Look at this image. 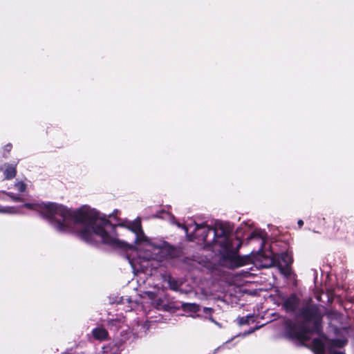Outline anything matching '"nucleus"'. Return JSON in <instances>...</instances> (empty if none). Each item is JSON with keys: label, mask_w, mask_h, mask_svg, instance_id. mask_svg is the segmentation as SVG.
<instances>
[{"label": "nucleus", "mask_w": 354, "mask_h": 354, "mask_svg": "<svg viewBox=\"0 0 354 354\" xmlns=\"http://www.w3.org/2000/svg\"><path fill=\"white\" fill-rule=\"evenodd\" d=\"M25 206L49 218L57 230L77 232L86 241L102 242L126 250L133 249L127 243L129 240L136 243L147 241L139 219L124 221L114 227L105 216L86 207L72 210L55 203H27Z\"/></svg>", "instance_id": "1"}, {"label": "nucleus", "mask_w": 354, "mask_h": 354, "mask_svg": "<svg viewBox=\"0 0 354 354\" xmlns=\"http://www.w3.org/2000/svg\"><path fill=\"white\" fill-rule=\"evenodd\" d=\"M282 308L286 313H295L299 321L287 319L284 322V335L290 341H297L301 345L309 341V335H319L323 331V315L319 308L308 304L299 308L301 299L295 292L283 297Z\"/></svg>", "instance_id": "2"}, {"label": "nucleus", "mask_w": 354, "mask_h": 354, "mask_svg": "<svg viewBox=\"0 0 354 354\" xmlns=\"http://www.w3.org/2000/svg\"><path fill=\"white\" fill-rule=\"evenodd\" d=\"M221 231L218 241L220 243V247L223 250V259L230 261L236 268L247 265L250 261V258L247 256L241 257L237 255L243 244L242 240L237 236H234L232 234L227 236L222 229Z\"/></svg>", "instance_id": "3"}, {"label": "nucleus", "mask_w": 354, "mask_h": 354, "mask_svg": "<svg viewBox=\"0 0 354 354\" xmlns=\"http://www.w3.org/2000/svg\"><path fill=\"white\" fill-rule=\"evenodd\" d=\"M221 229L224 231L227 236L231 235L230 230L225 228L223 225H220L218 227L214 228L209 227L206 223L196 224L195 235L200 241H202L205 245L212 246L218 245V236L221 234Z\"/></svg>", "instance_id": "4"}, {"label": "nucleus", "mask_w": 354, "mask_h": 354, "mask_svg": "<svg viewBox=\"0 0 354 354\" xmlns=\"http://www.w3.org/2000/svg\"><path fill=\"white\" fill-rule=\"evenodd\" d=\"M268 263L265 265L266 267L270 268L276 266L278 268L280 273L286 277L291 274V265L293 262V258L291 254L288 251L280 254H274L273 257L269 258Z\"/></svg>", "instance_id": "5"}, {"label": "nucleus", "mask_w": 354, "mask_h": 354, "mask_svg": "<svg viewBox=\"0 0 354 354\" xmlns=\"http://www.w3.org/2000/svg\"><path fill=\"white\" fill-rule=\"evenodd\" d=\"M333 234L335 237L342 239L349 231L354 232V216H342L334 218Z\"/></svg>", "instance_id": "6"}, {"label": "nucleus", "mask_w": 354, "mask_h": 354, "mask_svg": "<svg viewBox=\"0 0 354 354\" xmlns=\"http://www.w3.org/2000/svg\"><path fill=\"white\" fill-rule=\"evenodd\" d=\"M156 261H162V259H173L177 256V250L166 241L156 243Z\"/></svg>", "instance_id": "7"}, {"label": "nucleus", "mask_w": 354, "mask_h": 354, "mask_svg": "<svg viewBox=\"0 0 354 354\" xmlns=\"http://www.w3.org/2000/svg\"><path fill=\"white\" fill-rule=\"evenodd\" d=\"M312 349L316 354L325 353V345L319 338H315L312 342Z\"/></svg>", "instance_id": "8"}, {"label": "nucleus", "mask_w": 354, "mask_h": 354, "mask_svg": "<svg viewBox=\"0 0 354 354\" xmlns=\"http://www.w3.org/2000/svg\"><path fill=\"white\" fill-rule=\"evenodd\" d=\"M92 333L93 337L97 340L104 341L108 338V332L103 328H96L93 330Z\"/></svg>", "instance_id": "9"}, {"label": "nucleus", "mask_w": 354, "mask_h": 354, "mask_svg": "<svg viewBox=\"0 0 354 354\" xmlns=\"http://www.w3.org/2000/svg\"><path fill=\"white\" fill-rule=\"evenodd\" d=\"M181 308L186 312L190 313H197L200 310L199 305L196 304H191V303H183L181 304Z\"/></svg>", "instance_id": "10"}, {"label": "nucleus", "mask_w": 354, "mask_h": 354, "mask_svg": "<svg viewBox=\"0 0 354 354\" xmlns=\"http://www.w3.org/2000/svg\"><path fill=\"white\" fill-rule=\"evenodd\" d=\"M164 279L167 282L171 290H176L178 288V282L170 275H165Z\"/></svg>", "instance_id": "11"}, {"label": "nucleus", "mask_w": 354, "mask_h": 354, "mask_svg": "<svg viewBox=\"0 0 354 354\" xmlns=\"http://www.w3.org/2000/svg\"><path fill=\"white\" fill-rule=\"evenodd\" d=\"M129 263L133 269H138V266L140 265V268L145 269L148 266V263L142 264L140 259H134L129 257Z\"/></svg>", "instance_id": "12"}, {"label": "nucleus", "mask_w": 354, "mask_h": 354, "mask_svg": "<svg viewBox=\"0 0 354 354\" xmlns=\"http://www.w3.org/2000/svg\"><path fill=\"white\" fill-rule=\"evenodd\" d=\"M347 344L346 339H333L330 342V348H342Z\"/></svg>", "instance_id": "13"}, {"label": "nucleus", "mask_w": 354, "mask_h": 354, "mask_svg": "<svg viewBox=\"0 0 354 354\" xmlns=\"http://www.w3.org/2000/svg\"><path fill=\"white\" fill-rule=\"evenodd\" d=\"M5 178L10 179L12 178L16 175V169L14 166L8 165L7 168L4 171Z\"/></svg>", "instance_id": "14"}, {"label": "nucleus", "mask_w": 354, "mask_h": 354, "mask_svg": "<svg viewBox=\"0 0 354 354\" xmlns=\"http://www.w3.org/2000/svg\"><path fill=\"white\" fill-rule=\"evenodd\" d=\"M140 256H142V257H139L138 259H141L142 264H145V262L147 263L149 261L153 259V254L151 252H145L142 254H140Z\"/></svg>", "instance_id": "15"}, {"label": "nucleus", "mask_w": 354, "mask_h": 354, "mask_svg": "<svg viewBox=\"0 0 354 354\" xmlns=\"http://www.w3.org/2000/svg\"><path fill=\"white\" fill-rule=\"evenodd\" d=\"M252 319H253V317L251 315L241 317L239 318V324L241 326L249 324L250 320Z\"/></svg>", "instance_id": "16"}, {"label": "nucleus", "mask_w": 354, "mask_h": 354, "mask_svg": "<svg viewBox=\"0 0 354 354\" xmlns=\"http://www.w3.org/2000/svg\"><path fill=\"white\" fill-rule=\"evenodd\" d=\"M156 310H163L165 311H169L171 310V307L168 304H160L159 303V301L156 299Z\"/></svg>", "instance_id": "17"}, {"label": "nucleus", "mask_w": 354, "mask_h": 354, "mask_svg": "<svg viewBox=\"0 0 354 354\" xmlns=\"http://www.w3.org/2000/svg\"><path fill=\"white\" fill-rule=\"evenodd\" d=\"M262 239L261 236V234L259 232H258L257 230H254L253 232H252V233L250 234V235L247 238V239L248 241L251 240V239Z\"/></svg>", "instance_id": "18"}, {"label": "nucleus", "mask_w": 354, "mask_h": 354, "mask_svg": "<svg viewBox=\"0 0 354 354\" xmlns=\"http://www.w3.org/2000/svg\"><path fill=\"white\" fill-rule=\"evenodd\" d=\"M15 210L12 207H1L0 213L6 214H13L15 213Z\"/></svg>", "instance_id": "19"}, {"label": "nucleus", "mask_w": 354, "mask_h": 354, "mask_svg": "<svg viewBox=\"0 0 354 354\" xmlns=\"http://www.w3.org/2000/svg\"><path fill=\"white\" fill-rule=\"evenodd\" d=\"M15 187L18 191L20 192H23L26 190V185L22 182H19L15 184Z\"/></svg>", "instance_id": "20"}, {"label": "nucleus", "mask_w": 354, "mask_h": 354, "mask_svg": "<svg viewBox=\"0 0 354 354\" xmlns=\"http://www.w3.org/2000/svg\"><path fill=\"white\" fill-rule=\"evenodd\" d=\"M163 214H167L168 216H170V214L165 211H159L156 212V218H163Z\"/></svg>", "instance_id": "21"}, {"label": "nucleus", "mask_w": 354, "mask_h": 354, "mask_svg": "<svg viewBox=\"0 0 354 354\" xmlns=\"http://www.w3.org/2000/svg\"><path fill=\"white\" fill-rule=\"evenodd\" d=\"M328 352L330 354H345L343 352L336 351L334 348H328Z\"/></svg>", "instance_id": "22"}, {"label": "nucleus", "mask_w": 354, "mask_h": 354, "mask_svg": "<svg viewBox=\"0 0 354 354\" xmlns=\"http://www.w3.org/2000/svg\"><path fill=\"white\" fill-rule=\"evenodd\" d=\"M213 312V309L211 308H207V307H205L203 308V313H205V314H212V313Z\"/></svg>", "instance_id": "23"}, {"label": "nucleus", "mask_w": 354, "mask_h": 354, "mask_svg": "<svg viewBox=\"0 0 354 354\" xmlns=\"http://www.w3.org/2000/svg\"><path fill=\"white\" fill-rule=\"evenodd\" d=\"M297 225L299 228H301L304 225V221L301 219L298 220Z\"/></svg>", "instance_id": "24"}, {"label": "nucleus", "mask_w": 354, "mask_h": 354, "mask_svg": "<svg viewBox=\"0 0 354 354\" xmlns=\"http://www.w3.org/2000/svg\"><path fill=\"white\" fill-rule=\"evenodd\" d=\"M10 149H11V146H10V145H7V146H6V150L8 152H9V151H10Z\"/></svg>", "instance_id": "25"}, {"label": "nucleus", "mask_w": 354, "mask_h": 354, "mask_svg": "<svg viewBox=\"0 0 354 354\" xmlns=\"http://www.w3.org/2000/svg\"><path fill=\"white\" fill-rule=\"evenodd\" d=\"M117 212H118V210H116L115 212H114L113 214H116Z\"/></svg>", "instance_id": "26"}]
</instances>
